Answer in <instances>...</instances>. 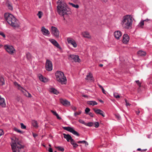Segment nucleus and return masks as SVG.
<instances>
[{
	"mask_svg": "<svg viewBox=\"0 0 152 152\" xmlns=\"http://www.w3.org/2000/svg\"><path fill=\"white\" fill-rule=\"evenodd\" d=\"M93 110L96 114L100 115L103 117L105 116L104 112L101 110L98 109L93 108Z\"/></svg>",
	"mask_w": 152,
	"mask_h": 152,
	"instance_id": "obj_13",
	"label": "nucleus"
},
{
	"mask_svg": "<svg viewBox=\"0 0 152 152\" xmlns=\"http://www.w3.org/2000/svg\"><path fill=\"white\" fill-rule=\"evenodd\" d=\"M72 109L73 110L75 111V110H77V107L75 106H72Z\"/></svg>",
	"mask_w": 152,
	"mask_h": 152,
	"instance_id": "obj_55",
	"label": "nucleus"
},
{
	"mask_svg": "<svg viewBox=\"0 0 152 152\" xmlns=\"http://www.w3.org/2000/svg\"><path fill=\"white\" fill-rule=\"evenodd\" d=\"M85 79L91 82H93L94 81L92 75V74L90 73H89L86 76V78Z\"/></svg>",
	"mask_w": 152,
	"mask_h": 152,
	"instance_id": "obj_19",
	"label": "nucleus"
},
{
	"mask_svg": "<svg viewBox=\"0 0 152 152\" xmlns=\"http://www.w3.org/2000/svg\"><path fill=\"white\" fill-rule=\"evenodd\" d=\"M0 35H1L4 38L5 37V35L2 32L0 31Z\"/></svg>",
	"mask_w": 152,
	"mask_h": 152,
	"instance_id": "obj_44",
	"label": "nucleus"
},
{
	"mask_svg": "<svg viewBox=\"0 0 152 152\" xmlns=\"http://www.w3.org/2000/svg\"><path fill=\"white\" fill-rule=\"evenodd\" d=\"M49 41L55 46L58 48L61 49V48L57 42L53 39H49Z\"/></svg>",
	"mask_w": 152,
	"mask_h": 152,
	"instance_id": "obj_12",
	"label": "nucleus"
},
{
	"mask_svg": "<svg viewBox=\"0 0 152 152\" xmlns=\"http://www.w3.org/2000/svg\"><path fill=\"white\" fill-rule=\"evenodd\" d=\"M103 2L106 3L107 2V0H102Z\"/></svg>",
	"mask_w": 152,
	"mask_h": 152,
	"instance_id": "obj_63",
	"label": "nucleus"
},
{
	"mask_svg": "<svg viewBox=\"0 0 152 152\" xmlns=\"http://www.w3.org/2000/svg\"><path fill=\"white\" fill-rule=\"evenodd\" d=\"M64 135V137L66 139L67 141L69 142L72 139V137L69 134H63Z\"/></svg>",
	"mask_w": 152,
	"mask_h": 152,
	"instance_id": "obj_20",
	"label": "nucleus"
},
{
	"mask_svg": "<svg viewBox=\"0 0 152 152\" xmlns=\"http://www.w3.org/2000/svg\"><path fill=\"white\" fill-rule=\"evenodd\" d=\"M144 25V20L141 21L139 23L138 26L139 27L142 28Z\"/></svg>",
	"mask_w": 152,
	"mask_h": 152,
	"instance_id": "obj_31",
	"label": "nucleus"
},
{
	"mask_svg": "<svg viewBox=\"0 0 152 152\" xmlns=\"http://www.w3.org/2000/svg\"><path fill=\"white\" fill-rule=\"evenodd\" d=\"M90 109L87 107L86 108V109L85 110V113L86 114H88V112L90 111Z\"/></svg>",
	"mask_w": 152,
	"mask_h": 152,
	"instance_id": "obj_37",
	"label": "nucleus"
},
{
	"mask_svg": "<svg viewBox=\"0 0 152 152\" xmlns=\"http://www.w3.org/2000/svg\"><path fill=\"white\" fill-rule=\"evenodd\" d=\"M94 126L96 128H97L99 126V122H95L94 123Z\"/></svg>",
	"mask_w": 152,
	"mask_h": 152,
	"instance_id": "obj_40",
	"label": "nucleus"
},
{
	"mask_svg": "<svg viewBox=\"0 0 152 152\" xmlns=\"http://www.w3.org/2000/svg\"><path fill=\"white\" fill-rule=\"evenodd\" d=\"M121 24L123 28L126 29L129 28L132 24V17L128 15L124 16Z\"/></svg>",
	"mask_w": 152,
	"mask_h": 152,
	"instance_id": "obj_4",
	"label": "nucleus"
},
{
	"mask_svg": "<svg viewBox=\"0 0 152 152\" xmlns=\"http://www.w3.org/2000/svg\"><path fill=\"white\" fill-rule=\"evenodd\" d=\"M13 130L16 132L21 133V132L20 130L16 128H14L13 129Z\"/></svg>",
	"mask_w": 152,
	"mask_h": 152,
	"instance_id": "obj_42",
	"label": "nucleus"
},
{
	"mask_svg": "<svg viewBox=\"0 0 152 152\" xmlns=\"http://www.w3.org/2000/svg\"><path fill=\"white\" fill-rule=\"evenodd\" d=\"M55 116H56L58 119L59 120H60L61 119V118L59 116V115H58V114H56Z\"/></svg>",
	"mask_w": 152,
	"mask_h": 152,
	"instance_id": "obj_50",
	"label": "nucleus"
},
{
	"mask_svg": "<svg viewBox=\"0 0 152 152\" xmlns=\"http://www.w3.org/2000/svg\"><path fill=\"white\" fill-rule=\"evenodd\" d=\"M129 40V37L128 35L124 34L123 36V42L124 43H127Z\"/></svg>",
	"mask_w": 152,
	"mask_h": 152,
	"instance_id": "obj_17",
	"label": "nucleus"
},
{
	"mask_svg": "<svg viewBox=\"0 0 152 152\" xmlns=\"http://www.w3.org/2000/svg\"><path fill=\"white\" fill-rule=\"evenodd\" d=\"M67 40L68 43L72 45L74 47L76 48L77 47V43L73 39L70 38H67Z\"/></svg>",
	"mask_w": 152,
	"mask_h": 152,
	"instance_id": "obj_11",
	"label": "nucleus"
},
{
	"mask_svg": "<svg viewBox=\"0 0 152 152\" xmlns=\"http://www.w3.org/2000/svg\"><path fill=\"white\" fill-rule=\"evenodd\" d=\"M4 84V81L3 78L0 77V85L2 86Z\"/></svg>",
	"mask_w": 152,
	"mask_h": 152,
	"instance_id": "obj_27",
	"label": "nucleus"
},
{
	"mask_svg": "<svg viewBox=\"0 0 152 152\" xmlns=\"http://www.w3.org/2000/svg\"><path fill=\"white\" fill-rule=\"evenodd\" d=\"M55 148L59 151H60L62 152H63L64 151V149L62 147L59 146L56 147Z\"/></svg>",
	"mask_w": 152,
	"mask_h": 152,
	"instance_id": "obj_28",
	"label": "nucleus"
},
{
	"mask_svg": "<svg viewBox=\"0 0 152 152\" xmlns=\"http://www.w3.org/2000/svg\"><path fill=\"white\" fill-rule=\"evenodd\" d=\"M87 104L89 105H92L93 106L97 105L98 104L97 103L96 101H88Z\"/></svg>",
	"mask_w": 152,
	"mask_h": 152,
	"instance_id": "obj_25",
	"label": "nucleus"
},
{
	"mask_svg": "<svg viewBox=\"0 0 152 152\" xmlns=\"http://www.w3.org/2000/svg\"><path fill=\"white\" fill-rule=\"evenodd\" d=\"M81 111L79 110L78 112H76L75 113L74 115V116H76L77 115H80L81 113Z\"/></svg>",
	"mask_w": 152,
	"mask_h": 152,
	"instance_id": "obj_39",
	"label": "nucleus"
},
{
	"mask_svg": "<svg viewBox=\"0 0 152 152\" xmlns=\"http://www.w3.org/2000/svg\"><path fill=\"white\" fill-rule=\"evenodd\" d=\"M20 99V97L17 96L16 98V100L18 102H19Z\"/></svg>",
	"mask_w": 152,
	"mask_h": 152,
	"instance_id": "obj_56",
	"label": "nucleus"
},
{
	"mask_svg": "<svg viewBox=\"0 0 152 152\" xmlns=\"http://www.w3.org/2000/svg\"><path fill=\"white\" fill-rule=\"evenodd\" d=\"M5 49L9 53L12 54L15 50L14 48L12 46L5 45L4 46Z\"/></svg>",
	"mask_w": 152,
	"mask_h": 152,
	"instance_id": "obj_10",
	"label": "nucleus"
},
{
	"mask_svg": "<svg viewBox=\"0 0 152 152\" xmlns=\"http://www.w3.org/2000/svg\"><path fill=\"white\" fill-rule=\"evenodd\" d=\"M39 80L42 81H44L43 80V77L42 76H40L39 77Z\"/></svg>",
	"mask_w": 152,
	"mask_h": 152,
	"instance_id": "obj_47",
	"label": "nucleus"
},
{
	"mask_svg": "<svg viewBox=\"0 0 152 152\" xmlns=\"http://www.w3.org/2000/svg\"><path fill=\"white\" fill-rule=\"evenodd\" d=\"M32 124L33 126L35 127H38L37 123L36 121H34L32 122Z\"/></svg>",
	"mask_w": 152,
	"mask_h": 152,
	"instance_id": "obj_30",
	"label": "nucleus"
},
{
	"mask_svg": "<svg viewBox=\"0 0 152 152\" xmlns=\"http://www.w3.org/2000/svg\"><path fill=\"white\" fill-rule=\"evenodd\" d=\"M114 97L116 98H119L120 97L119 95L116 93H114L113 94Z\"/></svg>",
	"mask_w": 152,
	"mask_h": 152,
	"instance_id": "obj_38",
	"label": "nucleus"
},
{
	"mask_svg": "<svg viewBox=\"0 0 152 152\" xmlns=\"http://www.w3.org/2000/svg\"><path fill=\"white\" fill-rule=\"evenodd\" d=\"M79 121L80 123L82 124H85V122L84 121H83V120H81V119L79 120Z\"/></svg>",
	"mask_w": 152,
	"mask_h": 152,
	"instance_id": "obj_49",
	"label": "nucleus"
},
{
	"mask_svg": "<svg viewBox=\"0 0 152 152\" xmlns=\"http://www.w3.org/2000/svg\"><path fill=\"white\" fill-rule=\"evenodd\" d=\"M42 12L41 11H39L37 14V15L38 16L39 18H41L42 15Z\"/></svg>",
	"mask_w": 152,
	"mask_h": 152,
	"instance_id": "obj_33",
	"label": "nucleus"
},
{
	"mask_svg": "<svg viewBox=\"0 0 152 152\" xmlns=\"http://www.w3.org/2000/svg\"><path fill=\"white\" fill-rule=\"evenodd\" d=\"M51 33L56 37L58 38L59 37V31L57 28L52 26L51 27Z\"/></svg>",
	"mask_w": 152,
	"mask_h": 152,
	"instance_id": "obj_9",
	"label": "nucleus"
},
{
	"mask_svg": "<svg viewBox=\"0 0 152 152\" xmlns=\"http://www.w3.org/2000/svg\"><path fill=\"white\" fill-rule=\"evenodd\" d=\"M147 137L148 138H150L151 137V134H149L147 135Z\"/></svg>",
	"mask_w": 152,
	"mask_h": 152,
	"instance_id": "obj_61",
	"label": "nucleus"
},
{
	"mask_svg": "<svg viewBox=\"0 0 152 152\" xmlns=\"http://www.w3.org/2000/svg\"><path fill=\"white\" fill-rule=\"evenodd\" d=\"M86 125L89 126H92L94 125V123L93 122H90L86 124Z\"/></svg>",
	"mask_w": 152,
	"mask_h": 152,
	"instance_id": "obj_34",
	"label": "nucleus"
},
{
	"mask_svg": "<svg viewBox=\"0 0 152 152\" xmlns=\"http://www.w3.org/2000/svg\"><path fill=\"white\" fill-rule=\"evenodd\" d=\"M147 150V149H141L140 148H138L137 149V151H141L142 152H143L145 151H146Z\"/></svg>",
	"mask_w": 152,
	"mask_h": 152,
	"instance_id": "obj_43",
	"label": "nucleus"
},
{
	"mask_svg": "<svg viewBox=\"0 0 152 152\" xmlns=\"http://www.w3.org/2000/svg\"><path fill=\"white\" fill-rule=\"evenodd\" d=\"M70 141V142L71 144H72V145H73V143H75V141L72 139Z\"/></svg>",
	"mask_w": 152,
	"mask_h": 152,
	"instance_id": "obj_53",
	"label": "nucleus"
},
{
	"mask_svg": "<svg viewBox=\"0 0 152 152\" xmlns=\"http://www.w3.org/2000/svg\"><path fill=\"white\" fill-rule=\"evenodd\" d=\"M98 86H99V87L100 88H101V89H102V88H103V87H102V86H101V85H100V84H98Z\"/></svg>",
	"mask_w": 152,
	"mask_h": 152,
	"instance_id": "obj_62",
	"label": "nucleus"
},
{
	"mask_svg": "<svg viewBox=\"0 0 152 152\" xmlns=\"http://www.w3.org/2000/svg\"><path fill=\"white\" fill-rule=\"evenodd\" d=\"M41 31L43 34L45 36H48L50 34L49 31L46 29L44 26L42 27Z\"/></svg>",
	"mask_w": 152,
	"mask_h": 152,
	"instance_id": "obj_15",
	"label": "nucleus"
},
{
	"mask_svg": "<svg viewBox=\"0 0 152 152\" xmlns=\"http://www.w3.org/2000/svg\"><path fill=\"white\" fill-rule=\"evenodd\" d=\"M137 54L139 56H145L146 55L145 52L140 50L138 51Z\"/></svg>",
	"mask_w": 152,
	"mask_h": 152,
	"instance_id": "obj_24",
	"label": "nucleus"
},
{
	"mask_svg": "<svg viewBox=\"0 0 152 152\" xmlns=\"http://www.w3.org/2000/svg\"><path fill=\"white\" fill-rule=\"evenodd\" d=\"M49 91L51 93H52L56 94H57L59 93V92L57 90L54 88H50Z\"/></svg>",
	"mask_w": 152,
	"mask_h": 152,
	"instance_id": "obj_23",
	"label": "nucleus"
},
{
	"mask_svg": "<svg viewBox=\"0 0 152 152\" xmlns=\"http://www.w3.org/2000/svg\"><path fill=\"white\" fill-rule=\"evenodd\" d=\"M68 131L71 132L72 133H78L77 132L75 131V130L72 128L69 127Z\"/></svg>",
	"mask_w": 152,
	"mask_h": 152,
	"instance_id": "obj_26",
	"label": "nucleus"
},
{
	"mask_svg": "<svg viewBox=\"0 0 152 152\" xmlns=\"http://www.w3.org/2000/svg\"><path fill=\"white\" fill-rule=\"evenodd\" d=\"M69 4L75 8H78L79 7V6L78 4H75L70 2L69 3Z\"/></svg>",
	"mask_w": 152,
	"mask_h": 152,
	"instance_id": "obj_29",
	"label": "nucleus"
},
{
	"mask_svg": "<svg viewBox=\"0 0 152 152\" xmlns=\"http://www.w3.org/2000/svg\"><path fill=\"white\" fill-rule=\"evenodd\" d=\"M4 17L8 23L13 27L16 28L19 27L18 20L12 14L6 13L4 14Z\"/></svg>",
	"mask_w": 152,
	"mask_h": 152,
	"instance_id": "obj_2",
	"label": "nucleus"
},
{
	"mask_svg": "<svg viewBox=\"0 0 152 152\" xmlns=\"http://www.w3.org/2000/svg\"><path fill=\"white\" fill-rule=\"evenodd\" d=\"M69 126H67V127H63V129L65 130H66V131H68V129H69Z\"/></svg>",
	"mask_w": 152,
	"mask_h": 152,
	"instance_id": "obj_51",
	"label": "nucleus"
},
{
	"mask_svg": "<svg viewBox=\"0 0 152 152\" xmlns=\"http://www.w3.org/2000/svg\"><path fill=\"white\" fill-rule=\"evenodd\" d=\"M51 112L53 113V115H56L57 114L56 112V111H54L53 110H51Z\"/></svg>",
	"mask_w": 152,
	"mask_h": 152,
	"instance_id": "obj_48",
	"label": "nucleus"
},
{
	"mask_svg": "<svg viewBox=\"0 0 152 152\" xmlns=\"http://www.w3.org/2000/svg\"><path fill=\"white\" fill-rule=\"evenodd\" d=\"M88 114L91 117H94L93 114V113H91V112L89 113Z\"/></svg>",
	"mask_w": 152,
	"mask_h": 152,
	"instance_id": "obj_54",
	"label": "nucleus"
},
{
	"mask_svg": "<svg viewBox=\"0 0 152 152\" xmlns=\"http://www.w3.org/2000/svg\"><path fill=\"white\" fill-rule=\"evenodd\" d=\"M60 102L63 105L66 106H69L70 105V102L65 99H61Z\"/></svg>",
	"mask_w": 152,
	"mask_h": 152,
	"instance_id": "obj_14",
	"label": "nucleus"
},
{
	"mask_svg": "<svg viewBox=\"0 0 152 152\" xmlns=\"http://www.w3.org/2000/svg\"><path fill=\"white\" fill-rule=\"evenodd\" d=\"M72 145L73 147L75 148L77 147L78 146V145L76 143H73Z\"/></svg>",
	"mask_w": 152,
	"mask_h": 152,
	"instance_id": "obj_45",
	"label": "nucleus"
},
{
	"mask_svg": "<svg viewBox=\"0 0 152 152\" xmlns=\"http://www.w3.org/2000/svg\"><path fill=\"white\" fill-rule=\"evenodd\" d=\"M17 85L18 86V89L20 90L23 93V94L26 96H28L29 97H31V94L29 93L28 92L26 91V90L24 89L19 84L16 83Z\"/></svg>",
	"mask_w": 152,
	"mask_h": 152,
	"instance_id": "obj_7",
	"label": "nucleus"
},
{
	"mask_svg": "<svg viewBox=\"0 0 152 152\" xmlns=\"http://www.w3.org/2000/svg\"><path fill=\"white\" fill-rule=\"evenodd\" d=\"M11 145L13 152H23V146L20 140L16 137L11 138Z\"/></svg>",
	"mask_w": 152,
	"mask_h": 152,
	"instance_id": "obj_1",
	"label": "nucleus"
},
{
	"mask_svg": "<svg viewBox=\"0 0 152 152\" xmlns=\"http://www.w3.org/2000/svg\"><path fill=\"white\" fill-rule=\"evenodd\" d=\"M136 83H137L138 86L140 87H141V83L139 81V80L135 81Z\"/></svg>",
	"mask_w": 152,
	"mask_h": 152,
	"instance_id": "obj_41",
	"label": "nucleus"
},
{
	"mask_svg": "<svg viewBox=\"0 0 152 152\" xmlns=\"http://www.w3.org/2000/svg\"><path fill=\"white\" fill-rule=\"evenodd\" d=\"M82 35L85 38H90L91 37V36L89 33L87 31L83 32L82 33Z\"/></svg>",
	"mask_w": 152,
	"mask_h": 152,
	"instance_id": "obj_21",
	"label": "nucleus"
},
{
	"mask_svg": "<svg viewBox=\"0 0 152 152\" xmlns=\"http://www.w3.org/2000/svg\"><path fill=\"white\" fill-rule=\"evenodd\" d=\"M33 135L34 137L35 138L38 136L37 134H32Z\"/></svg>",
	"mask_w": 152,
	"mask_h": 152,
	"instance_id": "obj_57",
	"label": "nucleus"
},
{
	"mask_svg": "<svg viewBox=\"0 0 152 152\" xmlns=\"http://www.w3.org/2000/svg\"><path fill=\"white\" fill-rule=\"evenodd\" d=\"M6 5L9 9L12 10H13V7L12 4L9 1H7L6 3Z\"/></svg>",
	"mask_w": 152,
	"mask_h": 152,
	"instance_id": "obj_22",
	"label": "nucleus"
},
{
	"mask_svg": "<svg viewBox=\"0 0 152 152\" xmlns=\"http://www.w3.org/2000/svg\"><path fill=\"white\" fill-rule=\"evenodd\" d=\"M0 105L3 107H5L6 104L4 98L2 97L0 95Z\"/></svg>",
	"mask_w": 152,
	"mask_h": 152,
	"instance_id": "obj_18",
	"label": "nucleus"
},
{
	"mask_svg": "<svg viewBox=\"0 0 152 152\" xmlns=\"http://www.w3.org/2000/svg\"><path fill=\"white\" fill-rule=\"evenodd\" d=\"M45 68L48 71H51L53 69V64L52 62L50 60L47 59L45 63Z\"/></svg>",
	"mask_w": 152,
	"mask_h": 152,
	"instance_id": "obj_6",
	"label": "nucleus"
},
{
	"mask_svg": "<svg viewBox=\"0 0 152 152\" xmlns=\"http://www.w3.org/2000/svg\"><path fill=\"white\" fill-rule=\"evenodd\" d=\"M48 151L49 152H53L52 149L51 148H49Z\"/></svg>",
	"mask_w": 152,
	"mask_h": 152,
	"instance_id": "obj_60",
	"label": "nucleus"
},
{
	"mask_svg": "<svg viewBox=\"0 0 152 152\" xmlns=\"http://www.w3.org/2000/svg\"><path fill=\"white\" fill-rule=\"evenodd\" d=\"M135 113L137 115H138L140 113V111L139 110H138L137 111H136Z\"/></svg>",
	"mask_w": 152,
	"mask_h": 152,
	"instance_id": "obj_59",
	"label": "nucleus"
},
{
	"mask_svg": "<svg viewBox=\"0 0 152 152\" xmlns=\"http://www.w3.org/2000/svg\"><path fill=\"white\" fill-rule=\"evenodd\" d=\"M21 127L22 129H25L26 128V126L23 123L20 124Z\"/></svg>",
	"mask_w": 152,
	"mask_h": 152,
	"instance_id": "obj_35",
	"label": "nucleus"
},
{
	"mask_svg": "<svg viewBox=\"0 0 152 152\" xmlns=\"http://www.w3.org/2000/svg\"><path fill=\"white\" fill-rule=\"evenodd\" d=\"M69 126H67V127H63V129L65 130H66V131H68V129H69Z\"/></svg>",
	"mask_w": 152,
	"mask_h": 152,
	"instance_id": "obj_52",
	"label": "nucleus"
},
{
	"mask_svg": "<svg viewBox=\"0 0 152 152\" xmlns=\"http://www.w3.org/2000/svg\"><path fill=\"white\" fill-rule=\"evenodd\" d=\"M56 78L57 81L61 84H65L64 82L66 81V77L64 76V73L59 71H57L55 74Z\"/></svg>",
	"mask_w": 152,
	"mask_h": 152,
	"instance_id": "obj_5",
	"label": "nucleus"
},
{
	"mask_svg": "<svg viewBox=\"0 0 152 152\" xmlns=\"http://www.w3.org/2000/svg\"><path fill=\"white\" fill-rule=\"evenodd\" d=\"M26 57L28 59H30L31 58V54L29 53H28L26 54Z\"/></svg>",
	"mask_w": 152,
	"mask_h": 152,
	"instance_id": "obj_36",
	"label": "nucleus"
},
{
	"mask_svg": "<svg viewBox=\"0 0 152 152\" xmlns=\"http://www.w3.org/2000/svg\"><path fill=\"white\" fill-rule=\"evenodd\" d=\"M122 34L121 32L119 31H115L114 33V35L115 38L118 39L122 35Z\"/></svg>",
	"mask_w": 152,
	"mask_h": 152,
	"instance_id": "obj_16",
	"label": "nucleus"
},
{
	"mask_svg": "<svg viewBox=\"0 0 152 152\" xmlns=\"http://www.w3.org/2000/svg\"><path fill=\"white\" fill-rule=\"evenodd\" d=\"M3 133L4 131L3 129H0V133Z\"/></svg>",
	"mask_w": 152,
	"mask_h": 152,
	"instance_id": "obj_64",
	"label": "nucleus"
},
{
	"mask_svg": "<svg viewBox=\"0 0 152 152\" xmlns=\"http://www.w3.org/2000/svg\"><path fill=\"white\" fill-rule=\"evenodd\" d=\"M125 102L126 103V106H130V104L127 102V100H126V99H125Z\"/></svg>",
	"mask_w": 152,
	"mask_h": 152,
	"instance_id": "obj_46",
	"label": "nucleus"
},
{
	"mask_svg": "<svg viewBox=\"0 0 152 152\" xmlns=\"http://www.w3.org/2000/svg\"><path fill=\"white\" fill-rule=\"evenodd\" d=\"M77 143H85V145H88V143L85 140L79 141Z\"/></svg>",
	"mask_w": 152,
	"mask_h": 152,
	"instance_id": "obj_32",
	"label": "nucleus"
},
{
	"mask_svg": "<svg viewBox=\"0 0 152 152\" xmlns=\"http://www.w3.org/2000/svg\"><path fill=\"white\" fill-rule=\"evenodd\" d=\"M102 92L104 94H106V91H105V90H104V89L103 88H102Z\"/></svg>",
	"mask_w": 152,
	"mask_h": 152,
	"instance_id": "obj_58",
	"label": "nucleus"
},
{
	"mask_svg": "<svg viewBox=\"0 0 152 152\" xmlns=\"http://www.w3.org/2000/svg\"><path fill=\"white\" fill-rule=\"evenodd\" d=\"M69 59L72 61H74L75 62H80L81 61L80 59L77 55H70L69 56Z\"/></svg>",
	"mask_w": 152,
	"mask_h": 152,
	"instance_id": "obj_8",
	"label": "nucleus"
},
{
	"mask_svg": "<svg viewBox=\"0 0 152 152\" xmlns=\"http://www.w3.org/2000/svg\"><path fill=\"white\" fill-rule=\"evenodd\" d=\"M57 12L60 15L63 16L67 14V12L70 11V9L67 7L66 3L58 1V5L57 7Z\"/></svg>",
	"mask_w": 152,
	"mask_h": 152,
	"instance_id": "obj_3",
	"label": "nucleus"
}]
</instances>
